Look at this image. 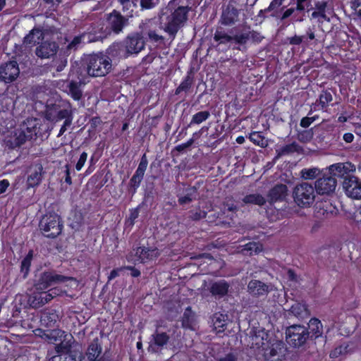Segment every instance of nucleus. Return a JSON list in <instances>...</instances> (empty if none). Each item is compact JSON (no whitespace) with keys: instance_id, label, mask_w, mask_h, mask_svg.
<instances>
[{"instance_id":"57","label":"nucleus","mask_w":361,"mask_h":361,"mask_svg":"<svg viewBox=\"0 0 361 361\" xmlns=\"http://www.w3.org/2000/svg\"><path fill=\"white\" fill-rule=\"evenodd\" d=\"M144 35L146 37V40L149 39L152 42H161L164 40V37L157 34L154 30H149L147 33L144 32Z\"/></svg>"},{"instance_id":"47","label":"nucleus","mask_w":361,"mask_h":361,"mask_svg":"<svg viewBox=\"0 0 361 361\" xmlns=\"http://www.w3.org/2000/svg\"><path fill=\"white\" fill-rule=\"evenodd\" d=\"M212 322L215 329H219V331H224L226 326L225 315L220 313H215L212 317Z\"/></svg>"},{"instance_id":"22","label":"nucleus","mask_w":361,"mask_h":361,"mask_svg":"<svg viewBox=\"0 0 361 361\" xmlns=\"http://www.w3.org/2000/svg\"><path fill=\"white\" fill-rule=\"evenodd\" d=\"M343 188L346 195L354 200H361V180L355 177H349L343 181Z\"/></svg>"},{"instance_id":"49","label":"nucleus","mask_w":361,"mask_h":361,"mask_svg":"<svg viewBox=\"0 0 361 361\" xmlns=\"http://www.w3.org/2000/svg\"><path fill=\"white\" fill-rule=\"evenodd\" d=\"M207 212L200 209V207L191 209L188 212V217L193 221H200L207 216Z\"/></svg>"},{"instance_id":"53","label":"nucleus","mask_w":361,"mask_h":361,"mask_svg":"<svg viewBox=\"0 0 361 361\" xmlns=\"http://www.w3.org/2000/svg\"><path fill=\"white\" fill-rule=\"evenodd\" d=\"M64 176L61 178V181H63L68 185H72V178H71V173L73 174V176L75 175V172L74 170H71V166L69 164H66L64 166V171H63Z\"/></svg>"},{"instance_id":"52","label":"nucleus","mask_w":361,"mask_h":361,"mask_svg":"<svg viewBox=\"0 0 361 361\" xmlns=\"http://www.w3.org/2000/svg\"><path fill=\"white\" fill-rule=\"evenodd\" d=\"M319 173V170L316 168L304 169L301 171L302 178L308 180L315 178Z\"/></svg>"},{"instance_id":"46","label":"nucleus","mask_w":361,"mask_h":361,"mask_svg":"<svg viewBox=\"0 0 361 361\" xmlns=\"http://www.w3.org/2000/svg\"><path fill=\"white\" fill-rule=\"evenodd\" d=\"M144 176L136 172L133 175L128 183V190L134 195L142 181Z\"/></svg>"},{"instance_id":"34","label":"nucleus","mask_w":361,"mask_h":361,"mask_svg":"<svg viewBox=\"0 0 361 361\" xmlns=\"http://www.w3.org/2000/svg\"><path fill=\"white\" fill-rule=\"evenodd\" d=\"M310 338L311 340L316 339L322 336L323 334V325L321 321L316 318L312 317L308 322V327Z\"/></svg>"},{"instance_id":"37","label":"nucleus","mask_w":361,"mask_h":361,"mask_svg":"<svg viewBox=\"0 0 361 361\" xmlns=\"http://www.w3.org/2000/svg\"><path fill=\"white\" fill-rule=\"evenodd\" d=\"M222 23H235L238 21V11L233 6H228L222 13Z\"/></svg>"},{"instance_id":"31","label":"nucleus","mask_w":361,"mask_h":361,"mask_svg":"<svg viewBox=\"0 0 361 361\" xmlns=\"http://www.w3.org/2000/svg\"><path fill=\"white\" fill-rule=\"evenodd\" d=\"M332 92V89L322 90L318 99L316 100L314 105L319 106V109L323 111H326L330 105L333 106L331 104V102H333Z\"/></svg>"},{"instance_id":"33","label":"nucleus","mask_w":361,"mask_h":361,"mask_svg":"<svg viewBox=\"0 0 361 361\" xmlns=\"http://www.w3.org/2000/svg\"><path fill=\"white\" fill-rule=\"evenodd\" d=\"M92 29L88 32H83L78 36L73 37L72 41L67 45L66 52L71 54L72 51L78 49L79 46L82 43H85V39L87 38V42H94L93 40H89V36L91 33H94L95 27L91 26Z\"/></svg>"},{"instance_id":"35","label":"nucleus","mask_w":361,"mask_h":361,"mask_svg":"<svg viewBox=\"0 0 361 361\" xmlns=\"http://www.w3.org/2000/svg\"><path fill=\"white\" fill-rule=\"evenodd\" d=\"M185 194L183 196L178 197V202L180 205L190 204L197 196V188L195 186H189L185 189Z\"/></svg>"},{"instance_id":"11","label":"nucleus","mask_w":361,"mask_h":361,"mask_svg":"<svg viewBox=\"0 0 361 361\" xmlns=\"http://www.w3.org/2000/svg\"><path fill=\"white\" fill-rule=\"evenodd\" d=\"M73 337L70 336V340L66 343H61L56 345L55 347L56 353L60 361H81L82 353L79 350L73 348L71 345Z\"/></svg>"},{"instance_id":"36","label":"nucleus","mask_w":361,"mask_h":361,"mask_svg":"<svg viewBox=\"0 0 361 361\" xmlns=\"http://www.w3.org/2000/svg\"><path fill=\"white\" fill-rule=\"evenodd\" d=\"M194 82V76L192 71L187 73V75L183 78L180 84L175 90V94L178 95L181 92H188L192 87Z\"/></svg>"},{"instance_id":"38","label":"nucleus","mask_w":361,"mask_h":361,"mask_svg":"<svg viewBox=\"0 0 361 361\" xmlns=\"http://www.w3.org/2000/svg\"><path fill=\"white\" fill-rule=\"evenodd\" d=\"M327 5V2L325 1H317L315 3V8L317 11H314L312 13V16L314 18L319 17V20H329V18L326 16V7Z\"/></svg>"},{"instance_id":"1","label":"nucleus","mask_w":361,"mask_h":361,"mask_svg":"<svg viewBox=\"0 0 361 361\" xmlns=\"http://www.w3.org/2000/svg\"><path fill=\"white\" fill-rule=\"evenodd\" d=\"M252 345L259 350L266 361H283L287 351L282 340L264 329L259 330L252 337Z\"/></svg>"},{"instance_id":"4","label":"nucleus","mask_w":361,"mask_h":361,"mask_svg":"<svg viewBox=\"0 0 361 361\" xmlns=\"http://www.w3.org/2000/svg\"><path fill=\"white\" fill-rule=\"evenodd\" d=\"M39 226L45 237L55 238L61 233L63 223L58 214L47 212L41 219Z\"/></svg>"},{"instance_id":"59","label":"nucleus","mask_w":361,"mask_h":361,"mask_svg":"<svg viewBox=\"0 0 361 361\" xmlns=\"http://www.w3.org/2000/svg\"><path fill=\"white\" fill-rule=\"evenodd\" d=\"M192 317L187 312H185L182 319L183 327L186 329H192Z\"/></svg>"},{"instance_id":"17","label":"nucleus","mask_w":361,"mask_h":361,"mask_svg":"<svg viewBox=\"0 0 361 361\" xmlns=\"http://www.w3.org/2000/svg\"><path fill=\"white\" fill-rule=\"evenodd\" d=\"M20 74V68L16 60H11L0 65V81L5 83L14 82Z\"/></svg>"},{"instance_id":"39","label":"nucleus","mask_w":361,"mask_h":361,"mask_svg":"<svg viewBox=\"0 0 361 361\" xmlns=\"http://www.w3.org/2000/svg\"><path fill=\"white\" fill-rule=\"evenodd\" d=\"M262 245L256 242H249L244 245L241 249V252L244 255L251 256L253 254H257L262 251Z\"/></svg>"},{"instance_id":"20","label":"nucleus","mask_w":361,"mask_h":361,"mask_svg":"<svg viewBox=\"0 0 361 361\" xmlns=\"http://www.w3.org/2000/svg\"><path fill=\"white\" fill-rule=\"evenodd\" d=\"M61 315L59 312L52 308H45L40 314V325L43 327L53 329L59 327Z\"/></svg>"},{"instance_id":"58","label":"nucleus","mask_w":361,"mask_h":361,"mask_svg":"<svg viewBox=\"0 0 361 361\" xmlns=\"http://www.w3.org/2000/svg\"><path fill=\"white\" fill-rule=\"evenodd\" d=\"M313 133L312 130H304L298 133V140L302 142H307L312 140Z\"/></svg>"},{"instance_id":"13","label":"nucleus","mask_w":361,"mask_h":361,"mask_svg":"<svg viewBox=\"0 0 361 361\" xmlns=\"http://www.w3.org/2000/svg\"><path fill=\"white\" fill-rule=\"evenodd\" d=\"M123 42L130 56H135L137 55L145 49L146 37L142 31L140 32H135L128 35Z\"/></svg>"},{"instance_id":"64","label":"nucleus","mask_w":361,"mask_h":361,"mask_svg":"<svg viewBox=\"0 0 361 361\" xmlns=\"http://www.w3.org/2000/svg\"><path fill=\"white\" fill-rule=\"evenodd\" d=\"M238 208L236 204H234L232 201H227L224 204V212H231L232 213H235L238 211Z\"/></svg>"},{"instance_id":"25","label":"nucleus","mask_w":361,"mask_h":361,"mask_svg":"<svg viewBox=\"0 0 361 361\" xmlns=\"http://www.w3.org/2000/svg\"><path fill=\"white\" fill-rule=\"evenodd\" d=\"M231 285L225 279H220L215 281H211L208 290L216 299H221L226 297L229 292Z\"/></svg>"},{"instance_id":"62","label":"nucleus","mask_w":361,"mask_h":361,"mask_svg":"<svg viewBox=\"0 0 361 361\" xmlns=\"http://www.w3.org/2000/svg\"><path fill=\"white\" fill-rule=\"evenodd\" d=\"M311 5V0H298L296 11L301 12L305 10V8H308Z\"/></svg>"},{"instance_id":"10","label":"nucleus","mask_w":361,"mask_h":361,"mask_svg":"<svg viewBox=\"0 0 361 361\" xmlns=\"http://www.w3.org/2000/svg\"><path fill=\"white\" fill-rule=\"evenodd\" d=\"M126 25L97 24V26H94V33H91L89 36V40L99 41L108 37L111 34L118 35L123 30ZM91 25H96V24H91Z\"/></svg>"},{"instance_id":"7","label":"nucleus","mask_w":361,"mask_h":361,"mask_svg":"<svg viewBox=\"0 0 361 361\" xmlns=\"http://www.w3.org/2000/svg\"><path fill=\"white\" fill-rule=\"evenodd\" d=\"M246 37L243 35H239V27L238 25L228 32L221 30V29H216L214 39L218 42L219 44H234L233 49L241 50V47L243 45Z\"/></svg>"},{"instance_id":"61","label":"nucleus","mask_w":361,"mask_h":361,"mask_svg":"<svg viewBox=\"0 0 361 361\" xmlns=\"http://www.w3.org/2000/svg\"><path fill=\"white\" fill-rule=\"evenodd\" d=\"M87 159V153L85 152H82V154L80 155L79 159L78 160L76 164H75V169L78 171H80L82 167L84 166L86 161Z\"/></svg>"},{"instance_id":"29","label":"nucleus","mask_w":361,"mask_h":361,"mask_svg":"<svg viewBox=\"0 0 361 361\" xmlns=\"http://www.w3.org/2000/svg\"><path fill=\"white\" fill-rule=\"evenodd\" d=\"M239 27V35H243L246 39L242 47H245L247 42L251 39L254 43H260L263 39L264 37L261 34L255 30H250V26H246L245 24H238Z\"/></svg>"},{"instance_id":"45","label":"nucleus","mask_w":361,"mask_h":361,"mask_svg":"<svg viewBox=\"0 0 361 361\" xmlns=\"http://www.w3.org/2000/svg\"><path fill=\"white\" fill-rule=\"evenodd\" d=\"M68 94L75 101H79L81 99L82 93L79 82L71 80L68 85Z\"/></svg>"},{"instance_id":"23","label":"nucleus","mask_w":361,"mask_h":361,"mask_svg":"<svg viewBox=\"0 0 361 361\" xmlns=\"http://www.w3.org/2000/svg\"><path fill=\"white\" fill-rule=\"evenodd\" d=\"M44 171L40 163H35L28 171L26 185L27 188H34L37 187L42 183Z\"/></svg>"},{"instance_id":"12","label":"nucleus","mask_w":361,"mask_h":361,"mask_svg":"<svg viewBox=\"0 0 361 361\" xmlns=\"http://www.w3.org/2000/svg\"><path fill=\"white\" fill-rule=\"evenodd\" d=\"M189 6H178L174 11L166 8L161 11L159 19L166 23H185L188 20Z\"/></svg>"},{"instance_id":"24","label":"nucleus","mask_w":361,"mask_h":361,"mask_svg":"<svg viewBox=\"0 0 361 361\" xmlns=\"http://www.w3.org/2000/svg\"><path fill=\"white\" fill-rule=\"evenodd\" d=\"M106 56L113 61H119L130 57L124 42H114L106 50Z\"/></svg>"},{"instance_id":"43","label":"nucleus","mask_w":361,"mask_h":361,"mask_svg":"<svg viewBox=\"0 0 361 361\" xmlns=\"http://www.w3.org/2000/svg\"><path fill=\"white\" fill-rule=\"evenodd\" d=\"M33 258V250H30L25 257L21 261L20 271L23 274V278L25 279L30 271L31 262Z\"/></svg>"},{"instance_id":"9","label":"nucleus","mask_w":361,"mask_h":361,"mask_svg":"<svg viewBox=\"0 0 361 361\" xmlns=\"http://www.w3.org/2000/svg\"><path fill=\"white\" fill-rule=\"evenodd\" d=\"M64 293L66 291L59 287H54L47 290H36L30 297L29 301L33 307L39 308L50 302L56 296L63 295Z\"/></svg>"},{"instance_id":"27","label":"nucleus","mask_w":361,"mask_h":361,"mask_svg":"<svg viewBox=\"0 0 361 361\" xmlns=\"http://www.w3.org/2000/svg\"><path fill=\"white\" fill-rule=\"evenodd\" d=\"M288 195V187L285 184L279 183L275 185L268 192V198L270 203L282 202L286 200Z\"/></svg>"},{"instance_id":"32","label":"nucleus","mask_w":361,"mask_h":361,"mask_svg":"<svg viewBox=\"0 0 361 361\" xmlns=\"http://www.w3.org/2000/svg\"><path fill=\"white\" fill-rule=\"evenodd\" d=\"M26 130L27 134L25 133V130H22L18 135H16L13 140L11 141V147H16L23 145L27 140L32 139L33 135H37V127L33 126L32 128L27 127Z\"/></svg>"},{"instance_id":"26","label":"nucleus","mask_w":361,"mask_h":361,"mask_svg":"<svg viewBox=\"0 0 361 361\" xmlns=\"http://www.w3.org/2000/svg\"><path fill=\"white\" fill-rule=\"evenodd\" d=\"M102 351V347L98 342V338L94 339L89 345L86 353L90 361H110L106 353L99 357Z\"/></svg>"},{"instance_id":"54","label":"nucleus","mask_w":361,"mask_h":361,"mask_svg":"<svg viewBox=\"0 0 361 361\" xmlns=\"http://www.w3.org/2000/svg\"><path fill=\"white\" fill-rule=\"evenodd\" d=\"M148 159L146 153H144L141 157L138 164V166L135 171L136 173L145 176V173L147 168Z\"/></svg>"},{"instance_id":"18","label":"nucleus","mask_w":361,"mask_h":361,"mask_svg":"<svg viewBox=\"0 0 361 361\" xmlns=\"http://www.w3.org/2000/svg\"><path fill=\"white\" fill-rule=\"evenodd\" d=\"M336 185V179L328 173L315 181L314 188L319 195H330L335 191Z\"/></svg>"},{"instance_id":"30","label":"nucleus","mask_w":361,"mask_h":361,"mask_svg":"<svg viewBox=\"0 0 361 361\" xmlns=\"http://www.w3.org/2000/svg\"><path fill=\"white\" fill-rule=\"evenodd\" d=\"M249 293L254 297L265 295L269 293V286L259 280H251L247 285Z\"/></svg>"},{"instance_id":"2","label":"nucleus","mask_w":361,"mask_h":361,"mask_svg":"<svg viewBox=\"0 0 361 361\" xmlns=\"http://www.w3.org/2000/svg\"><path fill=\"white\" fill-rule=\"evenodd\" d=\"M111 60L108 56L102 53L84 55L79 63L73 67L75 69L78 78L87 75L91 77H102L108 74L111 70Z\"/></svg>"},{"instance_id":"6","label":"nucleus","mask_w":361,"mask_h":361,"mask_svg":"<svg viewBox=\"0 0 361 361\" xmlns=\"http://www.w3.org/2000/svg\"><path fill=\"white\" fill-rule=\"evenodd\" d=\"M310 338L308 329L300 324H293L286 328V339L287 343L293 348L303 346Z\"/></svg>"},{"instance_id":"41","label":"nucleus","mask_w":361,"mask_h":361,"mask_svg":"<svg viewBox=\"0 0 361 361\" xmlns=\"http://www.w3.org/2000/svg\"><path fill=\"white\" fill-rule=\"evenodd\" d=\"M210 112L207 110L198 111L192 116L190 123L185 127V129H188L194 125L201 124L207 121L210 117Z\"/></svg>"},{"instance_id":"48","label":"nucleus","mask_w":361,"mask_h":361,"mask_svg":"<svg viewBox=\"0 0 361 361\" xmlns=\"http://www.w3.org/2000/svg\"><path fill=\"white\" fill-rule=\"evenodd\" d=\"M306 311V306L301 303L293 304L290 309V312L298 318H302Z\"/></svg>"},{"instance_id":"14","label":"nucleus","mask_w":361,"mask_h":361,"mask_svg":"<svg viewBox=\"0 0 361 361\" xmlns=\"http://www.w3.org/2000/svg\"><path fill=\"white\" fill-rule=\"evenodd\" d=\"M35 331L39 332L37 335L42 339L50 344H54L55 347L58 344H61L62 343H66L70 340V338L68 339L67 337H70L71 335L68 336L65 331L58 329V327L49 330L37 329Z\"/></svg>"},{"instance_id":"28","label":"nucleus","mask_w":361,"mask_h":361,"mask_svg":"<svg viewBox=\"0 0 361 361\" xmlns=\"http://www.w3.org/2000/svg\"><path fill=\"white\" fill-rule=\"evenodd\" d=\"M152 336L153 338V342L149 345L148 351L153 353H158L159 349H161L168 343L170 338L169 336L166 332L159 333L156 331Z\"/></svg>"},{"instance_id":"50","label":"nucleus","mask_w":361,"mask_h":361,"mask_svg":"<svg viewBox=\"0 0 361 361\" xmlns=\"http://www.w3.org/2000/svg\"><path fill=\"white\" fill-rule=\"evenodd\" d=\"M249 139L252 142L257 146L262 147L266 146L264 137L262 135L261 132L254 131L251 133L250 134Z\"/></svg>"},{"instance_id":"56","label":"nucleus","mask_w":361,"mask_h":361,"mask_svg":"<svg viewBox=\"0 0 361 361\" xmlns=\"http://www.w3.org/2000/svg\"><path fill=\"white\" fill-rule=\"evenodd\" d=\"M166 26L164 27L165 32H166L170 38L173 39L178 32V30L180 28L181 24H165ZM185 24H182L184 25Z\"/></svg>"},{"instance_id":"19","label":"nucleus","mask_w":361,"mask_h":361,"mask_svg":"<svg viewBox=\"0 0 361 361\" xmlns=\"http://www.w3.org/2000/svg\"><path fill=\"white\" fill-rule=\"evenodd\" d=\"M133 250L137 261L142 264H146L155 260L160 255L158 248L155 247L142 245L136 247Z\"/></svg>"},{"instance_id":"21","label":"nucleus","mask_w":361,"mask_h":361,"mask_svg":"<svg viewBox=\"0 0 361 361\" xmlns=\"http://www.w3.org/2000/svg\"><path fill=\"white\" fill-rule=\"evenodd\" d=\"M59 49V44L55 41H42L35 49V54L40 59H50L56 55Z\"/></svg>"},{"instance_id":"63","label":"nucleus","mask_w":361,"mask_h":361,"mask_svg":"<svg viewBox=\"0 0 361 361\" xmlns=\"http://www.w3.org/2000/svg\"><path fill=\"white\" fill-rule=\"evenodd\" d=\"M73 116L68 117L66 118H64L63 124L61 126L59 133L58 134V137L61 136L67 130V127L70 126L72 123Z\"/></svg>"},{"instance_id":"55","label":"nucleus","mask_w":361,"mask_h":361,"mask_svg":"<svg viewBox=\"0 0 361 361\" xmlns=\"http://www.w3.org/2000/svg\"><path fill=\"white\" fill-rule=\"evenodd\" d=\"M139 208L138 206L136 208L130 210L128 217L126 219V224L128 226H133L135 224V219L139 216Z\"/></svg>"},{"instance_id":"51","label":"nucleus","mask_w":361,"mask_h":361,"mask_svg":"<svg viewBox=\"0 0 361 361\" xmlns=\"http://www.w3.org/2000/svg\"><path fill=\"white\" fill-rule=\"evenodd\" d=\"M284 1L285 0H273L269 6L264 10V12H270L271 16L276 17L278 16V14L281 12V11H279L278 9L283 4Z\"/></svg>"},{"instance_id":"3","label":"nucleus","mask_w":361,"mask_h":361,"mask_svg":"<svg viewBox=\"0 0 361 361\" xmlns=\"http://www.w3.org/2000/svg\"><path fill=\"white\" fill-rule=\"evenodd\" d=\"M73 116L71 103L62 99H48L45 106L44 118L56 123Z\"/></svg>"},{"instance_id":"60","label":"nucleus","mask_w":361,"mask_h":361,"mask_svg":"<svg viewBox=\"0 0 361 361\" xmlns=\"http://www.w3.org/2000/svg\"><path fill=\"white\" fill-rule=\"evenodd\" d=\"M194 142H195V139L193 137H192V138L189 139L186 142L176 145L174 147V150H176L178 152H182L187 148L191 147L192 145V144L194 143Z\"/></svg>"},{"instance_id":"15","label":"nucleus","mask_w":361,"mask_h":361,"mask_svg":"<svg viewBox=\"0 0 361 361\" xmlns=\"http://www.w3.org/2000/svg\"><path fill=\"white\" fill-rule=\"evenodd\" d=\"M118 1L122 6L123 13L114 10L107 18L109 23H126L129 17L133 16V8L135 7L136 4L131 0H118Z\"/></svg>"},{"instance_id":"42","label":"nucleus","mask_w":361,"mask_h":361,"mask_svg":"<svg viewBox=\"0 0 361 361\" xmlns=\"http://www.w3.org/2000/svg\"><path fill=\"white\" fill-rule=\"evenodd\" d=\"M299 149L300 146L296 142H293L292 143L285 145L282 146L279 149L276 150V158L297 152L299 151Z\"/></svg>"},{"instance_id":"8","label":"nucleus","mask_w":361,"mask_h":361,"mask_svg":"<svg viewBox=\"0 0 361 361\" xmlns=\"http://www.w3.org/2000/svg\"><path fill=\"white\" fill-rule=\"evenodd\" d=\"M72 279V277L56 274L54 271H45L39 275L38 280L35 283V288L36 290H47L54 284L64 283Z\"/></svg>"},{"instance_id":"16","label":"nucleus","mask_w":361,"mask_h":361,"mask_svg":"<svg viewBox=\"0 0 361 361\" xmlns=\"http://www.w3.org/2000/svg\"><path fill=\"white\" fill-rule=\"evenodd\" d=\"M355 171V166L350 162H339L331 164L328 168L330 176L335 177L337 180H345L349 177H353L352 173Z\"/></svg>"},{"instance_id":"40","label":"nucleus","mask_w":361,"mask_h":361,"mask_svg":"<svg viewBox=\"0 0 361 361\" xmlns=\"http://www.w3.org/2000/svg\"><path fill=\"white\" fill-rule=\"evenodd\" d=\"M68 52L64 51L63 54L61 51L59 52L58 57L52 61V67L56 68L57 72L62 71L68 64L67 56L69 55Z\"/></svg>"},{"instance_id":"44","label":"nucleus","mask_w":361,"mask_h":361,"mask_svg":"<svg viewBox=\"0 0 361 361\" xmlns=\"http://www.w3.org/2000/svg\"><path fill=\"white\" fill-rule=\"evenodd\" d=\"M245 204H252L258 206H263L266 203L265 198L260 194H250L243 198Z\"/></svg>"},{"instance_id":"5","label":"nucleus","mask_w":361,"mask_h":361,"mask_svg":"<svg viewBox=\"0 0 361 361\" xmlns=\"http://www.w3.org/2000/svg\"><path fill=\"white\" fill-rule=\"evenodd\" d=\"M295 203L301 208H307L312 205L315 200L314 186L306 182L295 185L293 191Z\"/></svg>"}]
</instances>
